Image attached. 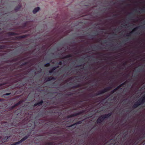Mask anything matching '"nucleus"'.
I'll use <instances>...</instances> for the list:
<instances>
[{
	"label": "nucleus",
	"instance_id": "nucleus-54",
	"mask_svg": "<svg viewBox=\"0 0 145 145\" xmlns=\"http://www.w3.org/2000/svg\"><path fill=\"white\" fill-rule=\"evenodd\" d=\"M117 15V14H115L114 15V16H116Z\"/></svg>",
	"mask_w": 145,
	"mask_h": 145
},
{
	"label": "nucleus",
	"instance_id": "nucleus-56",
	"mask_svg": "<svg viewBox=\"0 0 145 145\" xmlns=\"http://www.w3.org/2000/svg\"><path fill=\"white\" fill-rule=\"evenodd\" d=\"M21 74V73H20V74H18V75H20Z\"/></svg>",
	"mask_w": 145,
	"mask_h": 145
},
{
	"label": "nucleus",
	"instance_id": "nucleus-43",
	"mask_svg": "<svg viewBox=\"0 0 145 145\" xmlns=\"http://www.w3.org/2000/svg\"><path fill=\"white\" fill-rule=\"evenodd\" d=\"M20 84H21L20 87H22V86H24V84L22 83Z\"/></svg>",
	"mask_w": 145,
	"mask_h": 145
},
{
	"label": "nucleus",
	"instance_id": "nucleus-44",
	"mask_svg": "<svg viewBox=\"0 0 145 145\" xmlns=\"http://www.w3.org/2000/svg\"><path fill=\"white\" fill-rule=\"evenodd\" d=\"M8 137H5V138H4V139L5 140H7L8 139Z\"/></svg>",
	"mask_w": 145,
	"mask_h": 145
},
{
	"label": "nucleus",
	"instance_id": "nucleus-35",
	"mask_svg": "<svg viewBox=\"0 0 145 145\" xmlns=\"http://www.w3.org/2000/svg\"><path fill=\"white\" fill-rule=\"evenodd\" d=\"M10 93H6V94H4L3 95L4 96L8 95H10Z\"/></svg>",
	"mask_w": 145,
	"mask_h": 145
},
{
	"label": "nucleus",
	"instance_id": "nucleus-3",
	"mask_svg": "<svg viewBox=\"0 0 145 145\" xmlns=\"http://www.w3.org/2000/svg\"><path fill=\"white\" fill-rule=\"evenodd\" d=\"M105 119L103 115L100 116L96 121L97 123V124H101L103 122Z\"/></svg>",
	"mask_w": 145,
	"mask_h": 145
},
{
	"label": "nucleus",
	"instance_id": "nucleus-53",
	"mask_svg": "<svg viewBox=\"0 0 145 145\" xmlns=\"http://www.w3.org/2000/svg\"><path fill=\"white\" fill-rule=\"evenodd\" d=\"M26 24H25L24 25V27H25L26 26Z\"/></svg>",
	"mask_w": 145,
	"mask_h": 145
},
{
	"label": "nucleus",
	"instance_id": "nucleus-32",
	"mask_svg": "<svg viewBox=\"0 0 145 145\" xmlns=\"http://www.w3.org/2000/svg\"><path fill=\"white\" fill-rule=\"evenodd\" d=\"M121 87H122V86H121V84H120L118 86H117L116 88L117 90L118 89L120 88H121Z\"/></svg>",
	"mask_w": 145,
	"mask_h": 145
},
{
	"label": "nucleus",
	"instance_id": "nucleus-60",
	"mask_svg": "<svg viewBox=\"0 0 145 145\" xmlns=\"http://www.w3.org/2000/svg\"><path fill=\"white\" fill-rule=\"evenodd\" d=\"M25 59H23V60H24Z\"/></svg>",
	"mask_w": 145,
	"mask_h": 145
},
{
	"label": "nucleus",
	"instance_id": "nucleus-30",
	"mask_svg": "<svg viewBox=\"0 0 145 145\" xmlns=\"http://www.w3.org/2000/svg\"><path fill=\"white\" fill-rule=\"evenodd\" d=\"M63 63L62 61H60L59 62L57 63V64L59 65H61Z\"/></svg>",
	"mask_w": 145,
	"mask_h": 145
},
{
	"label": "nucleus",
	"instance_id": "nucleus-11",
	"mask_svg": "<svg viewBox=\"0 0 145 145\" xmlns=\"http://www.w3.org/2000/svg\"><path fill=\"white\" fill-rule=\"evenodd\" d=\"M27 36V35H24L17 36V37H16V38L17 39H19L25 38Z\"/></svg>",
	"mask_w": 145,
	"mask_h": 145
},
{
	"label": "nucleus",
	"instance_id": "nucleus-51",
	"mask_svg": "<svg viewBox=\"0 0 145 145\" xmlns=\"http://www.w3.org/2000/svg\"><path fill=\"white\" fill-rule=\"evenodd\" d=\"M68 74H69V72H68L67 73V74H66V75H67V76H68Z\"/></svg>",
	"mask_w": 145,
	"mask_h": 145
},
{
	"label": "nucleus",
	"instance_id": "nucleus-41",
	"mask_svg": "<svg viewBox=\"0 0 145 145\" xmlns=\"http://www.w3.org/2000/svg\"><path fill=\"white\" fill-rule=\"evenodd\" d=\"M107 42V40H105L103 41V43L104 44H105Z\"/></svg>",
	"mask_w": 145,
	"mask_h": 145
},
{
	"label": "nucleus",
	"instance_id": "nucleus-46",
	"mask_svg": "<svg viewBox=\"0 0 145 145\" xmlns=\"http://www.w3.org/2000/svg\"><path fill=\"white\" fill-rule=\"evenodd\" d=\"M55 67L56 68V69H57V68H59V66L58 65H57V66H56Z\"/></svg>",
	"mask_w": 145,
	"mask_h": 145
},
{
	"label": "nucleus",
	"instance_id": "nucleus-5",
	"mask_svg": "<svg viewBox=\"0 0 145 145\" xmlns=\"http://www.w3.org/2000/svg\"><path fill=\"white\" fill-rule=\"evenodd\" d=\"M82 123V121H79L76 122L73 124L72 125H71L70 126H69L70 127H72V129H75L76 127V125L77 124H81Z\"/></svg>",
	"mask_w": 145,
	"mask_h": 145
},
{
	"label": "nucleus",
	"instance_id": "nucleus-50",
	"mask_svg": "<svg viewBox=\"0 0 145 145\" xmlns=\"http://www.w3.org/2000/svg\"><path fill=\"white\" fill-rule=\"evenodd\" d=\"M135 12H137V10H135Z\"/></svg>",
	"mask_w": 145,
	"mask_h": 145
},
{
	"label": "nucleus",
	"instance_id": "nucleus-27",
	"mask_svg": "<svg viewBox=\"0 0 145 145\" xmlns=\"http://www.w3.org/2000/svg\"><path fill=\"white\" fill-rule=\"evenodd\" d=\"M28 63V62H25L24 63H22V64L21 65V66H24L27 65Z\"/></svg>",
	"mask_w": 145,
	"mask_h": 145
},
{
	"label": "nucleus",
	"instance_id": "nucleus-25",
	"mask_svg": "<svg viewBox=\"0 0 145 145\" xmlns=\"http://www.w3.org/2000/svg\"><path fill=\"white\" fill-rule=\"evenodd\" d=\"M5 46L3 45H0V49H4L5 48Z\"/></svg>",
	"mask_w": 145,
	"mask_h": 145
},
{
	"label": "nucleus",
	"instance_id": "nucleus-22",
	"mask_svg": "<svg viewBox=\"0 0 145 145\" xmlns=\"http://www.w3.org/2000/svg\"><path fill=\"white\" fill-rule=\"evenodd\" d=\"M140 11H141V13L145 12V9L144 8H142L140 9Z\"/></svg>",
	"mask_w": 145,
	"mask_h": 145
},
{
	"label": "nucleus",
	"instance_id": "nucleus-17",
	"mask_svg": "<svg viewBox=\"0 0 145 145\" xmlns=\"http://www.w3.org/2000/svg\"><path fill=\"white\" fill-rule=\"evenodd\" d=\"M72 57V54H68V55H66L65 57H63L62 58V59H66V58H67Z\"/></svg>",
	"mask_w": 145,
	"mask_h": 145
},
{
	"label": "nucleus",
	"instance_id": "nucleus-40",
	"mask_svg": "<svg viewBox=\"0 0 145 145\" xmlns=\"http://www.w3.org/2000/svg\"><path fill=\"white\" fill-rule=\"evenodd\" d=\"M133 13H129V17L130 18H131V15L133 14Z\"/></svg>",
	"mask_w": 145,
	"mask_h": 145
},
{
	"label": "nucleus",
	"instance_id": "nucleus-45",
	"mask_svg": "<svg viewBox=\"0 0 145 145\" xmlns=\"http://www.w3.org/2000/svg\"><path fill=\"white\" fill-rule=\"evenodd\" d=\"M126 64H127V62H125L123 63V65H126Z\"/></svg>",
	"mask_w": 145,
	"mask_h": 145
},
{
	"label": "nucleus",
	"instance_id": "nucleus-39",
	"mask_svg": "<svg viewBox=\"0 0 145 145\" xmlns=\"http://www.w3.org/2000/svg\"><path fill=\"white\" fill-rule=\"evenodd\" d=\"M21 103V102L20 101L19 102H18V103H16L17 104V105H20Z\"/></svg>",
	"mask_w": 145,
	"mask_h": 145
},
{
	"label": "nucleus",
	"instance_id": "nucleus-6",
	"mask_svg": "<svg viewBox=\"0 0 145 145\" xmlns=\"http://www.w3.org/2000/svg\"><path fill=\"white\" fill-rule=\"evenodd\" d=\"M56 80V78L52 76H50L47 78H45V81L46 82L50 81L52 80Z\"/></svg>",
	"mask_w": 145,
	"mask_h": 145
},
{
	"label": "nucleus",
	"instance_id": "nucleus-28",
	"mask_svg": "<svg viewBox=\"0 0 145 145\" xmlns=\"http://www.w3.org/2000/svg\"><path fill=\"white\" fill-rule=\"evenodd\" d=\"M18 106V105H17V104L16 103V104L14 106H13L11 107V109H13V108H14L15 107H16Z\"/></svg>",
	"mask_w": 145,
	"mask_h": 145
},
{
	"label": "nucleus",
	"instance_id": "nucleus-9",
	"mask_svg": "<svg viewBox=\"0 0 145 145\" xmlns=\"http://www.w3.org/2000/svg\"><path fill=\"white\" fill-rule=\"evenodd\" d=\"M7 34L10 36L18 35V33L13 32H9L7 33Z\"/></svg>",
	"mask_w": 145,
	"mask_h": 145
},
{
	"label": "nucleus",
	"instance_id": "nucleus-49",
	"mask_svg": "<svg viewBox=\"0 0 145 145\" xmlns=\"http://www.w3.org/2000/svg\"><path fill=\"white\" fill-rule=\"evenodd\" d=\"M21 66V65H20V66H19V67L20 68H21L22 67V66Z\"/></svg>",
	"mask_w": 145,
	"mask_h": 145
},
{
	"label": "nucleus",
	"instance_id": "nucleus-55",
	"mask_svg": "<svg viewBox=\"0 0 145 145\" xmlns=\"http://www.w3.org/2000/svg\"><path fill=\"white\" fill-rule=\"evenodd\" d=\"M113 48V49H114L115 48V47H113V48Z\"/></svg>",
	"mask_w": 145,
	"mask_h": 145
},
{
	"label": "nucleus",
	"instance_id": "nucleus-20",
	"mask_svg": "<svg viewBox=\"0 0 145 145\" xmlns=\"http://www.w3.org/2000/svg\"><path fill=\"white\" fill-rule=\"evenodd\" d=\"M46 145H53L54 142H46L45 143Z\"/></svg>",
	"mask_w": 145,
	"mask_h": 145
},
{
	"label": "nucleus",
	"instance_id": "nucleus-15",
	"mask_svg": "<svg viewBox=\"0 0 145 145\" xmlns=\"http://www.w3.org/2000/svg\"><path fill=\"white\" fill-rule=\"evenodd\" d=\"M40 9V8L39 7H37L35 8L33 10V12L34 14H35Z\"/></svg>",
	"mask_w": 145,
	"mask_h": 145
},
{
	"label": "nucleus",
	"instance_id": "nucleus-58",
	"mask_svg": "<svg viewBox=\"0 0 145 145\" xmlns=\"http://www.w3.org/2000/svg\"><path fill=\"white\" fill-rule=\"evenodd\" d=\"M81 65H78V66H79V67H80V66H81Z\"/></svg>",
	"mask_w": 145,
	"mask_h": 145
},
{
	"label": "nucleus",
	"instance_id": "nucleus-52",
	"mask_svg": "<svg viewBox=\"0 0 145 145\" xmlns=\"http://www.w3.org/2000/svg\"><path fill=\"white\" fill-rule=\"evenodd\" d=\"M3 85V84H0V86H2V85Z\"/></svg>",
	"mask_w": 145,
	"mask_h": 145
},
{
	"label": "nucleus",
	"instance_id": "nucleus-21",
	"mask_svg": "<svg viewBox=\"0 0 145 145\" xmlns=\"http://www.w3.org/2000/svg\"><path fill=\"white\" fill-rule=\"evenodd\" d=\"M37 104H38V106H39L40 105H42L43 103V101L42 100H41L40 101L37 103Z\"/></svg>",
	"mask_w": 145,
	"mask_h": 145
},
{
	"label": "nucleus",
	"instance_id": "nucleus-31",
	"mask_svg": "<svg viewBox=\"0 0 145 145\" xmlns=\"http://www.w3.org/2000/svg\"><path fill=\"white\" fill-rule=\"evenodd\" d=\"M126 83H127V81H125V82H124L123 83H122L121 84V86L122 87V86L125 85L126 84Z\"/></svg>",
	"mask_w": 145,
	"mask_h": 145
},
{
	"label": "nucleus",
	"instance_id": "nucleus-8",
	"mask_svg": "<svg viewBox=\"0 0 145 145\" xmlns=\"http://www.w3.org/2000/svg\"><path fill=\"white\" fill-rule=\"evenodd\" d=\"M112 112H110L108 114L103 115L105 119L107 118L110 116L112 114Z\"/></svg>",
	"mask_w": 145,
	"mask_h": 145
},
{
	"label": "nucleus",
	"instance_id": "nucleus-12",
	"mask_svg": "<svg viewBox=\"0 0 145 145\" xmlns=\"http://www.w3.org/2000/svg\"><path fill=\"white\" fill-rule=\"evenodd\" d=\"M140 99H141V101L142 104L145 103V94Z\"/></svg>",
	"mask_w": 145,
	"mask_h": 145
},
{
	"label": "nucleus",
	"instance_id": "nucleus-26",
	"mask_svg": "<svg viewBox=\"0 0 145 145\" xmlns=\"http://www.w3.org/2000/svg\"><path fill=\"white\" fill-rule=\"evenodd\" d=\"M50 65V63H47L44 65V66L45 67H48Z\"/></svg>",
	"mask_w": 145,
	"mask_h": 145
},
{
	"label": "nucleus",
	"instance_id": "nucleus-4",
	"mask_svg": "<svg viewBox=\"0 0 145 145\" xmlns=\"http://www.w3.org/2000/svg\"><path fill=\"white\" fill-rule=\"evenodd\" d=\"M142 27V26H138L135 27L134 28L132 31L130 32V33H129L127 35H126L127 36H130L131 35V34H132L133 32L134 31H136L138 29H139L140 28V27Z\"/></svg>",
	"mask_w": 145,
	"mask_h": 145
},
{
	"label": "nucleus",
	"instance_id": "nucleus-1",
	"mask_svg": "<svg viewBox=\"0 0 145 145\" xmlns=\"http://www.w3.org/2000/svg\"><path fill=\"white\" fill-rule=\"evenodd\" d=\"M112 89V87L111 86H108L105 88L99 91V92L93 95L91 93L89 95V96L90 97H93L102 94L104 93L107 92L108 91H109Z\"/></svg>",
	"mask_w": 145,
	"mask_h": 145
},
{
	"label": "nucleus",
	"instance_id": "nucleus-38",
	"mask_svg": "<svg viewBox=\"0 0 145 145\" xmlns=\"http://www.w3.org/2000/svg\"><path fill=\"white\" fill-rule=\"evenodd\" d=\"M38 104H37V103H35L34 105V107H35L37 105L38 106Z\"/></svg>",
	"mask_w": 145,
	"mask_h": 145
},
{
	"label": "nucleus",
	"instance_id": "nucleus-34",
	"mask_svg": "<svg viewBox=\"0 0 145 145\" xmlns=\"http://www.w3.org/2000/svg\"><path fill=\"white\" fill-rule=\"evenodd\" d=\"M72 115H73L72 114L69 115L68 116V118H71L72 117H73V116H72Z\"/></svg>",
	"mask_w": 145,
	"mask_h": 145
},
{
	"label": "nucleus",
	"instance_id": "nucleus-61",
	"mask_svg": "<svg viewBox=\"0 0 145 145\" xmlns=\"http://www.w3.org/2000/svg\"><path fill=\"white\" fill-rule=\"evenodd\" d=\"M1 138V137H0V139Z\"/></svg>",
	"mask_w": 145,
	"mask_h": 145
},
{
	"label": "nucleus",
	"instance_id": "nucleus-16",
	"mask_svg": "<svg viewBox=\"0 0 145 145\" xmlns=\"http://www.w3.org/2000/svg\"><path fill=\"white\" fill-rule=\"evenodd\" d=\"M19 57L14 58L12 60H11L10 61V62H13L15 61H18L19 59Z\"/></svg>",
	"mask_w": 145,
	"mask_h": 145
},
{
	"label": "nucleus",
	"instance_id": "nucleus-14",
	"mask_svg": "<svg viewBox=\"0 0 145 145\" xmlns=\"http://www.w3.org/2000/svg\"><path fill=\"white\" fill-rule=\"evenodd\" d=\"M21 7V5L20 4L18 5V6L15 7L14 8V10L16 12H17L19 10Z\"/></svg>",
	"mask_w": 145,
	"mask_h": 145
},
{
	"label": "nucleus",
	"instance_id": "nucleus-29",
	"mask_svg": "<svg viewBox=\"0 0 145 145\" xmlns=\"http://www.w3.org/2000/svg\"><path fill=\"white\" fill-rule=\"evenodd\" d=\"M19 144L18 141L16 142H14V143H13V144H11L10 145H16L17 144Z\"/></svg>",
	"mask_w": 145,
	"mask_h": 145
},
{
	"label": "nucleus",
	"instance_id": "nucleus-59",
	"mask_svg": "<svg viewBox=\"0 0 145 145\" xmlns=\"http://www.w3.org/2000/svg\"><path fill=\"white\" fill-rule=\"evenodd\" d=\"M126 137V135H125L124 136V137Z\"/></svg>",
	"mask_w": 145,
	"mask_h": 145
},
{
	"label": "nucleus",
	"instance_id": "nucleus-57",
	"mask_svg": "<svg viewBox=\"0 0 145 145\" xmlns=\"http://www.w3.org/2000/svg\"><path fill=\"white\" fill-rule=\"evenodd\" d=\"M11 71H12L13 70V69H11Z\"/></svg>",
	"mask_w": 145,
	"mask_h": 145
},
{
	"label": "nucleus",
	"instance_id": "nucleus-2",
	"mask_svg": "<svg viewBox=\"0 0 145 145\" xmlns=\"http://www.w3.org/2000/svg\"><path fill=\"white\" fill-rule=\"evenodd\" d=\"M142 104L141 101V99H139L133 105L132 108L134 109L136 108Z\"/></svg>",
	"mask_w": 145,
	"mask_h": 145
},
{
	"label": "nucleus",
	"instance_id": "nucleus-37",
	"mask_svg": "<svg viewBox=\"0 0 145 145\" xmlns=\"http://www.w3.org/2000/svg\"><path fill=\"white\" fill-rule=\"evenodd\" d=\"M93 34L95 35H98V33L97 32H95L93 33Z\"/></svg>",
	"mask_w": 145,
	"mask_h": 145
},
{
	"label": "nucleus",
	"instance_id": "nucleus-24",
	"mask_svg": "<svg viewBox=\"0 0 145 145\" xmlns=\"http://www.w3.org/2000/svg\"><path fill=\"white\" fill-rule=\"evenodd\" d=\"M73 94V93L72 92H70L69 94H66V95L68 96H72Z\"/></svg>",
	"mask_w": 145,
	"mask_h": 145
},
{
	"label": "nucleus",
	"instance_id": "nucleus-19",
	"mask_svg": "<svg viewBox=\"0 0 145 145\" xmlns=\"http://www.w3.org/2000/svg\"><path fill=\"white\" fill-rule=\"evenodd\" d=\"M82 112H80L78 113H77L75 114H73L72 116L73 117L76 116L78 115H80L82 113Z\"/></svg>",
	"mask_w": 145,
	"mask_h": 145
},
{
	"label": "nucleus",
	"instance_id": "nucleus-47",
	"mask_svg": "<svg viewBox=\"0 0 145 145\" xmlns=\"http://www.w3.org/2000/svg\"><path fill=\"white\" fill-rule=\"evenodd\" d=\"M15 82H18V80H15Z\"/></svg>",
	"mask_w": 145,
	"mask_h": 145
},
{
	"label": "nucleus",
	"instance_id": "nucleus-36",
	"mask_svg": "<svg viewBox=\"0 0 145 145\" xmlns=\"http://www.w3.org/2000/svg\"><path fill=\"white\" fill-rule=\"evenodd\" d=\"M56 69V68L55 67H53L51 69L53 71L55 70Z\"/></svg>",
	"mask_w": 145,
	"mask_h": 145
},
{
	"label": "nucleus",
	"instance_id": "nucleus-18",
	"mask_svg": "<svg viewBox=\"0 0 145 145\" xmlns=\"http://www.w3.org/2000/svg\"><path fill=\"white\" fill-rule=\"evenodd\" d=\"M81 86V85L80 84H77L76 85L73 86L72 88H80Z\"/></svg>",
	"mask_w": 145,
	"mask_h": 145
},
{
	"label": "nucleus",
	"instance_id": "nucleus-48",
	"mask_svg": "<svg viewBox=\"0 0 145 145\" xmlns=\"http://www.w3.org/2000/svg\"><path fill=\"white\" fill-rule=\"evenodd\" d=\"M2 101H3V99H0V102H1Z\"/></svg>",
	"mask_w": 145,
	"mask_h": 145
},
{
	"label": "nucleus",
	"instance_id": "nucleus-33",
	"mask_svg": "<svg viewBox=\"0 0 145 145\" xmlns=\"http://www.w3.org/2000/svg\"><path fill=\"white\" fill-rule=\"evenodd\" d=\"M49 72L50 74H52V73L54 72V71H53L52 69L51 70H50L49 71Z\"/></svg>",
	"mask_w": 145,
	"mask_h": 145
},
{
	"label": "nucleus",
	"instance_id": "nucleus-10",
	"mask_svg": "<svg viewBox=\"0 0 145 145\" xmlns=\"http://www.w3.org/2000/svg\"><path fill=\"white\" fill-rule=\"evenodd\" d=\"M137 71L139 72H144L145 69L144 67H142L139 68H138L137 69Z\"/></svg>",
	"mask_w": 145,
	"mask_h": 145
},
{
	"label": "nucleus",
	"instance_id": "nucleus-7",
	"mask_svg": "<svg viewBox=\"0 0 145 145\" xmlns=\"http://www.w3.org/2000/svg\"><path fill=\"white\" fill-rule=\"evenodd\" d=\"M29 135L25 136L24 137L22 138L20 141H18V142L19 144H20L22 142L25 140L28 137Z\"/></svg>",
	"mask_w": 145,
	"mask_h": 145
},
{
	"label": "nucleus",
	"instance_id": "nucleus-13",
	"mask_svg": "<svg viewBox=\"0 0 145 145\" xmlns=\"http://www.w3.org/2000/svg\"><path fill=\"white\" fill-rule=\"evenodd\" d=\"M44 114H45L46 115V112H40L38 114V115L39 117H42Z\"/></svg>",
	"mask_w": 145,
	"mask_h": 145
},
{
	"label": "nucleus",
	"instance_id": "nucleus-23",
	"mask_svg": "<svg viewBox=\"0 0 145 145\" xmlns=\"http://www.w3.org/2000/svg\"><path fill=\"white\" fill-rule=\"evenodd\" d=\"M117 90L116 88L114 89L113 90H112L111 92V94H112L114 93L115 92H116Z\"/></svg>",
	"mask_w": 145,
	"mask_h": 145
},
{
	"label": "nucleus",
	"instance_id": "nucleus-42",
	"mask_svg": "<svg viewBox=\"0 0 145 145\" xmlns=\"http://www.w3.org/2000/svg\"><path fill=\"white\" fill-rule=\"evenodd\" d=\"M2 77H0V81H3V80H4V79H1V78Z\"/></svg>",
	"mask_w": 145,
	"mask_h": 145
}]
</instances>
